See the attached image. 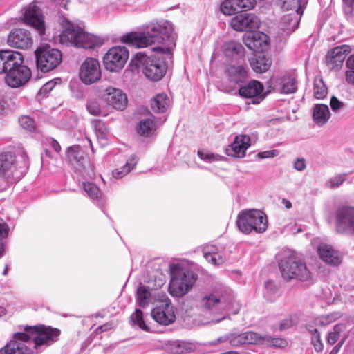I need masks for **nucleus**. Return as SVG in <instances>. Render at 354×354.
<instances>
[{
  "mask_svg": "<svg viewBox=\"0 0 354 354\" xmlns=\"http://www.w3.org/2000/svg\"><path fill=\"white\" fill-rule=\"evenodd\" d=\"M24 19L28 24L32 26L39 35L44 33L45 24L44 15L37 5L30 3L25 8Z\"/></svg>",
  "mask_w": 354,
  "mask_h": 354,
  "instance_id": "dca6fc26",
  "label": "nucleus"
},
{
  "mask_svg": "<svg viewBox=\"0 0 354 354\" xmlns=\"http://www.w3.org/2000/svg\"><path fill=\"white\" fill-rule=\"evenodd\" d=\"M102 98L107 104L118 110H123L127 104V97L120 89L114 87H107Z\"/></svg>",
  "mask_w": 354,
  "mask_h": 354,
  "instance_id": "412c9836",
  "label": "nucleus"
},
{
  "mask_svg": "<svg viewBox=\"0 0 354 354\" xmlns=\"http://www.w3.org/2000/svg\"><path fill=\"white\" fill-rule=\"evenodd\" d=\"M15 157L8 153L0 154V176L10 179L14 177Z\"/></svg>",
  "mask_w": 354,
  "mask_h": 354,
  "instance_id": "bb28decb",
  "label": "nucleus"
},
{
  "mask_svg": "<svg viewBox=\"0 0 354 354\" xmlns=\"http://www.w3.org/2000/svg\"><path fill=\"white\" fill-rule=\"evenodd\" d=\"M261 24L259 18L253 13H241L231 19V26L236 31H254Z\"/></svg>",
  "mask_w": 354,
  "mask_h": 354,
  "instance_id": "2eb2a0df",
  "label": "nucleus"
},
{
  "mask_svg": "<svg viewBox=\"0 0 354 354\" xmlns=\"http://www.w3.org/2000/svg\"><path fill=\"white\" fill-rule=\"evenodd\" d=\"M311 342L314 348L317 352H321L324 348V345L320 339V335L317 329L311 330Z\"/></svg>",
  "mask_w": 354,
  "mask_h": 354,
  "instance_id": "de8ad7c7",
  "label": "nucleus"
},
{
  "mask_svg": "<svg viewBox=\"0 0 354 354\" xmlns=\"http://www.w3.org/2000/svg\"><path fill=\"white\" fill-rule=\"evenodd\" d=\"M55 86V82L53 80L48 82L44 85H43V86L40 88V94L46 95L48 92L53 89Z\"/></svg>",
  "mask_w": 354,
  "mask_h": 354,
  "instance_id": "052dcab7",
  "label": "nucleus"
},
{
  "mask_svg": "<svg viewBox=\"0 0 354 354\" xmlns=\"http://www.w3.org/2000/svg\"><path fill=\"white\" fill-rule=\"evenodd\" d=\"M255 4V0H239V6L241 11L242 10H250L254 7Z\"/></svg>",
  "mask_w": 354,
  "mask_h": 354,
  "instance_id": "13d9d810",
  "label": "nucleus"
},
{
  "mask_svg": "<svg viewBox=\"0 0 354 354\" xmlns=\"http://www.w3.org/2000/svg\"><path fill=\"white\" fill-rule=\"evenodd\" d=\"M346 339V336H345V337H344L334 348L333 349H336L337 352H339V351L340 350L341 347L342 346V345L344 344L345 340Z\"/></svg>",
  "mask_w": 354,
  "mask_h": 354,
  "instance_id": "69168bd1",
  "label": "nucleus"
},
{
  "mask_svg": "<svg viewBox=\"0 0 354 354\" xmlns=\"http://www.w3.org/2000/svg\"><path fill=\"white\" fill-rule=\"evenodd\" d=\"M137 160L135 156H132L127 160L126 164L120 168L115 169L113 171V175L116 178H121L129 174L137 164Z\"/></svg>",
  "mask_w": 354,
  "mask_h": 354,
  "instance_id": "e433bc0d",
  "label": "nucleus"
},
{
  "mask_svg": "<svg viewBox=\"0 0 354 354\" xmlns=\"http://www.w3.org/2000/svg\"><path fill=\"white\" fill-rule=\"evenodd\" d=\"M19 122L21 126L28 131H32L35 129V122L28 116H22L19 118Z\"/></svg>",
  "mask_w": 354,
  "mask_h": 354,
  "instance_id": "3c124183",
  "label": "nucleus"
},
{
  "mask_svg": "<svg viewBox=\"0 0 354 354\" xmlns=\"http://www.w3.org/2000/svg\"><path fill=\"white\" fill-rule=\"evenodd\" d=\"M25 331L15 333L13 339L0 349V354H32L26 345L30 339V335H35L33 337L34 348H37L42 345H50L58 339L60 335L59 329L44 325L27 326Z\"/></svg>",
  "mask_w": 354,
  "mask_h": 354,
  "instance_id": "f257e3e1",
  "label": "nucleus"
},
{
  "mask_svg": "<svg viewBox=\"0 0 354 354\" xmlns=\"http://www.w3.org/2000/svg\"><path fill=\"white\" fill-rule=\"evenodd\" d=\"M136 295V301L140 307L145 308L151 302V295L147 287L145 286H139L137 289Z\"/></svg>",
  "mask_w": 354,
  "mask_h": 354,
  "instance_id": "f704fd0d",
  "label": "nucleus"
},
{
  "mask_svg": "<svg viewBox=\"0 0 354 354\" xmlns=\"http://www.w3.org/2000/svg\"><path fill=\"white\" fill-rule=\"evenodd\" d=\"M347 178V174L342 173L330 177L326 182V187L328 189H334L339 187Z\"/></svg>",
  "mask_w": 354,
  "mask_h": 354,
  "instance_id": "79ce46f5",
  "label": "nucleus"
},
{
  "mask_svg": "<svg viewBox=\"0 0 354 354\" xmlns=\"http://www.w3.org/2000/svg\"><path fill=\"white\" fill-rule=\"evenodd\" d=\"M234 297L230 291L215 290L205 295L201 301V305L205 310L222 313L229 310L232 304Z\"/></svg>",
  "mask_w": 354,
  "mask_h": 354,
  "instance_id": "6e6552de",
  "label": "nucleus"
},
{
  "mask_svg": "<svg viewBox=\"0 0 354 354\" xmlns=\"http://www.w3.org/2000/svg\"><path fill=\"white\" fill-rule=\"evenodd\" d=\"M79 76L85 84H91L97 82L101 77L99 62L92 57H87L81 64Z\"/></svg>",
  "mask_w": 354,
  "mask_h": 354,
  "instance_id": "4468645a",
  "label": "nucleus"
},
{
  "mask_svg": "<svg viewBox=\"0 0 354 354\" xmlns=\"http://www.w3.org/2000/svg\"><path fill=\"white\" fill-rule=\"evenodd\" d=\"M130 324L132 326H138L140 328L144 330H149V327L147 326L143 319L142 311L140 309H136L135 312L131 315Z\"/></svg>",
  "mask_w": 354,
  "mask_h": 354,
  "instance_id": "a19ab883",
  "label": "nucleus"
},
{
  "mask_svg": "<svg viewBox=\"0 0 354 354\" xmlns=\"http://www.w3.org/2000/svg\"><path fill=\"white\" fill-rule=\"evenodd\" d=\"M346 329L344 324H337L334 326L333 330L328 335L327 342L330 344H334L340 337L341 333Z\"/></svg>",
  "mask_w": 354,
  "mask_h": 354,
  "instance_id": "c03bdc74",
  "label": "nucleus"
},
{
  "mask_svg": "<svg viewBox=\"0 0 354 354\" xmlns=\"http://www.w3.org/2000/svg\"><path fill=\"white\" fill-rule=\"evenodd\" d=\"M319 258L326 263L332 266H338L342 262L339 253L327 244H321L317 248Z\"/></svg>",
  "mask_w": 354,
  "mask_h": 354,
  "instance_id": "393cba45",
  "label": "nucleus"
},
{
  "mask_svg": "<svg viewBox=\"0 0 354 354\" xmlns=\"http://www.w3.org/2000/svg\"><path fill=\"white\" fill-rule=\"evenodd\" d=\"M230 335L221 337L216 339L217 343H222L226 341H229Z\"/></svg>",
  "mask_w": 354,
  "mask_h": 354,
  "instance_id": "338daca9",
  "label": "nucleus"
},
{
  "mask_svg": "<svg viewBox=\"0 0 354 354\" xmlns=\"http://www.w3.org/2000/svg\"><path fill=\"white\" fill-rule=\"evenodd\" d=\"M229 342L232 346H239L245 344L243 333H232L230 334Z\"/></svg>",
  "mask_w": 354,
  "mask_h": 354,
  "instance_id": "864d4df0",
  "label": "nucleus"
},
{
  "mask_svg": "<svg viewBox=\"0 0 354 354\" xmlns=\"http://www.w3.org/2000/svg\"><path fill=\"white\" fill-rule=\"evenodd\" d=\"M351 51V48L348 45H341L330 49L326 55L327 66L330 70H339Z\"/></svg>",
  "mask_w": 354,
  "mask_h": 354,
  "instance_id": "f3484780",
  "label": "nucleus"
},
{
  "mask_svg": "<svg viewBox=\"0 0 354 354\" xmlns=\"http://www.w3.org/2000/svg\"><path fill=\"white\" fill-rule=\"evenodd\" d=\"M328 91L322 78H315L314 82V96L318 99H324L327 95Z\"/></svg>",
  "mask_w": 354,
  "mask_h": 354,
  "instance_id": "37998d69",
  "label": "nucleus"
},
{
  "mask_svg": "<svg viewBox=\"0 0 354 354\" xmlns=\"http://www.w3.org/2000/svg\"><path fill=\"white\" fill-rule=\"evenodd\" d=\"M279 268L283 279L287 281L297 280L302 282H313V274L306 263L295 254L283 257L279 262Z\"/></svg>",
  "mask_w": 354,
  "mask_h": 354,
  "instance_id": "20e7f679",
  "label": "nucleus"
},
{
  "mask_svg": "<svg viewBox=\"0 0 354 354\" xmlns=\"http://www.w3.org/2000/svg\"><path fill=\"white\" fill-rule=\"evenodd\" d=\"M50 145L55 150V152L59 153L61 150V147L57 140L50 139L49 141Z\"/></svg>",
  "mask_w": 354,
  "mask_h": 354,
  "instance_id": "0e129e2a",
  "label": "nucleus"
},
{
  "mask_svg": "<svg viewBox=\"0 0 354 354\" xmlns=\"http://www.w3.org/2000/svg\"><path fill=\"white\" fill-rule=\"evenodd\" d=\"M151 51L156 52L158 55L149 56L146 53L139 52L132 57L130 65L141 69L147 78L156 82L165 75L169 62H171L173 53L169 48L161 46L153 48Z\"/></svg>",
  "mask_w": 354,
  "mask_h": 354,
  "instance_id": "f03ea898",
  "label": "nucleus"
},
{
  "mask_svg": "<svg viewBox=\"0 0 354 354\" xmlns=\"http://www.w3.org/2000/svg\"><path fill=\"white\" fill-rule=\"evenodd\" d=\"M335 229L339 234L354 236V207H342L336 211Z\"/></svg>",
  "mask_w": 354,
  "mask_h": 354,
  "instance_id": "9b49d317",
  "label": "nucleus"
},
{
  "mask_svg": "<svg viewBox=\"0 0 354 354\" xmlns=\"http://www.w3.org/2000/svg\"><path fill=\"white\" fill-rule=\"evenodd\" d=\"M271 345L275 347L282 348L286 345V342L282 339H272Z\"/></svg>",
  "mask_w": 354,
  "mask_h": 354,
  "instance_id": "e2e57ef3",
  "label": "nucleus"
},
{
  "mask_svg": "<svg viewBox=\"0 0 354 354\" xmlns=\"http://www.w3.org/2000/svg\"><path fill=\"white\" fill-rule=\"evenodd\" d=\"M204 258L214 266H221L225 261V256L214 245H206L203 247Z\"/></svg>",
  "mask_w": 354,
  "mask_h": 354,
  "instance_id": "cd10ccee",
  "label": "nucleus"
},
{
  "mask_svg": "<svg viewBox=\"0 0 354 354\" xmlns=\"http://www.w3.org/2000/svg\"><path fill=\"white\" fill-rule=\"evenodd\" d=\"M8 234V227L6 223H0V257L3 255L4 245L1 240L6 238Z\"/></svg>",
  "mask_w": 354,
  "mask_h": 354,
  "instance_id": "5fc2aeb1",
  "label": "nucleus"
},
{
  "mask_svg": "<svg viewBox=\"0 0 354 354\" xmlns=\"http://www.w3.org/2000/svg\"><path fill=\"white\" fill-rule=\"evenodd\" d=\"M346 80L348 83L354 84V54L348 57L346 60Z\"/></svg>",
  "mask_w": 354,
  "mask_h": 354,
  "instance_id": "49530a36",
  "label": "nucleus"
},
{
  "mask_svg": "<svg viewBox=\"0 0 354 354\" xmlns=\"http://www.w3.org/2000/svg\"><path fill=\"white\" fill-rule=\"evenodd\" d=\"M198 156L201 159L211 162L213 161H218L222 160L223 157L218 155H216L212 153H209L207 151H204L203 150L198 151Z\"/></svg>",
  "mask_w": 354,
  "mask_h": 354,
  "instance_id": "09e8293b",
  "label": "nucleus"
},
{
  "mask_svg": "<svg viewBox=\"0 0 354 354\" xmlns=\"http://www.w3.org/2000/svg\"><path fill=\"white\" fill-rule=\"evenodd\" d=\"M95 135L101 146H105L108 144V133L104 123L100 121L96 122L95 125Z\"/></svg>",
  "mask_w": 354,
  "mask_h": 354,
  "instance_id": "58836bf2",
  "label": "nucleus"
},
{
  "mask_svg": "<svg viewBox=\"0 0 354 354\" xmlns=\"http://www.w3.org/2000/svg\"><path fill=\"white\" fill-rule=\"evenodd\" d=\"M250 64L254 71L260 73L267 71L271 65L270 59L262 55L251 58Z\"/></svg>",
  "mask_w": 354,
  "mask_h": 354,
  "instance_id": "473e14b6",
  "label": "nucleus"
},
{
  "mask_svg": "<svg viewBox=\"0 0 354 354\" xmlns=\"http://www.w3.org/2000/svg\"><path fill=\"white\" fill-rule=\"evenodd\" d=\"M66 154L71 165L76 169L81 171L82 169H85V164L88 163V159L79 145L68 147Z\"/></svg>",
  "mask_w": 354,
  "mask_h": 354,
  "instance_id": "b1692460",
  "label": "nucleus"
},
{
  "mask_svg": "<svg viewBox=\"0 0 354 354\" xmlns=\"http://www.w3.org/2000/svg\"><path fill=\"white\" fill-rule=\"evenodd\" d=\"M21 62V53L14 50L0 51V74L7 73L10 66Z\"/></svg>",
  "mask_w": 354,
  "mask_h": 354,
  "instance_id": "a878e982",
  "label": "nucleus"
},
{
  "mask_svg": "<svg viewBox=\"0 0 354 354\" xmlns=\"http://www.w3.org/2000/svg\"><path fill=\"white\" fill-rule=\"evenodd\" d=\"M7 42L12 47L27 49L32 45V39L29 31L18 28L10 32Z\"/></svg>",
  "mask_w": 354,
  "mask_h": 354,
  "instance_id": "aec40b11",
  "label": "nucleus"
},
{
  "mask_svg": "<svg viewBox=\"0 0 354 354\" xmlns=\"http://www.w3.org/2000/svg\"><path fill=\"white\" fill-rule=\"evenodd\" d=\"M245 344H257L260 340V337L255 333L248 331L243 333Z\"/></svg>",
  "mask_w": 354,
  "mask_h": 354,
  "instance_id": "8fccbe9b",
  "label": "nucleus"
},
{
  "mask_svg": "<svg viewBox=\"0 0 354 354\" xmlns=\"http://www.w3.org/2000/svg\"><path fill=\"white\" fill-rule=\"evenodd\" d=\"M169 349L174 354H183L192 351L194 346L189 342L175 341L169 344Z\"/></svg>",
  "mask_w": 354,
  "mask_h": 354,
  "instance_id": "72a5a7b5",
  "label": "nucleus"
},
{
  "mask_svg": "<svg viewBox=\"0 0 354 354\" xmlns=\"http://www.w3.org/2000/svg\"><path fill=\"white\" fill-rule=\"evenodd\" d=\"M23 56L21 54V62L15 66H10L6 74V83L12 88H18L24 85L31 77L29 68L23 65Z\"/></svg>",
  "mask_w": 354,
  "mask_h": 354,
  "instance_id": "f8f14e48",
  "label": "nucleus"
},
{
  "mask_svg": "<svg viewBox=\"0 0 354 354\" xmlns=\"http://www.w3.org/2000/svg\"><path fill=\"white\" fill-rule=\"evenodd\" d=\"M228 48L231 49L233 53L236 54L241 57L245 55L244 47L240 43L234 41L231 42L229 44Z\"/></svg>",
  "mask_w": 354,
  "mask_h": 354,
  "instance_id": "6e6d98bb",
  "label": "nucleus"
},
{
  "mask_svg": "<svg viewBox=\"0 0 354 354\" xmlns=\"http://www.w3.org/2000/svg\"><path fill=\"white\" fill-rule=\"evenodd\" d=\"M279 296V286L272 281L265 283L263 297L270 301H274Z\"/></svg>",
  "mask_w": 354,
  "mask_h": 354,
  "instance_id": "c9c22d12",
  "label": "nucleus"
},
{
  "mask_svg": "<svg viewBox=\"0 0 354 354\" xmlns=\"http://www.w3.org/2000/svg\"><path fill=\"white\" fill-rule=\"evenodd\" d=\"M331 109L334 112H337L344 107V103L337 99L335 96H332L330 101Z\"/></svg>",
  "mask_w": 354,
  "mask_h": 354,
  "instance_id": "4d7b16f0",
  "label": "nucleus"
},
{
  "mask_svg": "<svg viewBox=\"0 0 354 354\" xmlns=\"http://www.w3.org/2000/svg\"><path fill=\"white\" fill-rule=\"evenodd\" d=\"M151 317L160 324L169 325L175 320L174 307L170 301H165L151 310Z\"/></svg>",
  "mask_w": 354,
  "mask_h": 354,
  "instance_id": "a211bd4d",
  "label": "nucleus"
},
{
  "mask_svg": "<svg viewBox=\"0 0 354 354\" xmlns=\"http://www.w3.org/2000/svg\"><path fill=\"white\" fill-rule=\"evenodd\" d=\"M282 204L284 205L287 209H290L292 207L291 202L286 198H283L282 200Z\"/></svg>",
  "mask_w": 354,
  "mask_h": 354,
  "instance_id": "774afa93",
  "label": "nucleus"
},
{
  "mask_svg": "<svg viewBox=\"0 0 354 354\" xmlns=\"http://www.w3.org/2000/svg\"><path fill=\"white\" fill-rule=\"evenodd\" d=\"M330 118V113L327 105L316 104L313 108V120L319 127L325 124Z\"/></svg>",
  "mask_w": 354,
  "mask_h": 354,
  "instance_id": "c756f323",
  "label": "nucleus"
},
{
  "mask_svg": "<svg viewBox=\"0 0 354 354\" xmlns=\"http://www.w3.org/2000/svg\"><path fill=\"white\" fill-rule=\"evenodd\" d=\"M243 41L249 49L254 52L266 50L269 44L268 35L261 32L252 33L251 36L245 37Z\"/></svg>",
  "mask_w": 354,
  "mask_h": 354,
  "instance_id": "5701e85b",
  "label": "nucleus"
},
{
  "mask_svg": "<svg viewBox=\"0 0 354 354\" xmlns=\"http://www.w3.org/2000/svg\"><path fill=\"white\" fill-rule=\"evenodd\" d=\"M263 91V84L257 80H252L239 88V94L242 97L252 99L251 102L257 104L265 97Z\"/></svg>",
  "mask_w": 354,
  "mask_h": 354,
  "instance_id": "6ab92c4d",
  "label": "nucleus"
},
{
  "mask_svg": "<svg viewBox=\"0 0 354 354\" xmlns=\"http://www.w3.org/2000/svg\"><path fill=\"white\" fill-rule=\"evenodd\" d=\"M59 41L67 46L84 48H94L102 44L99 37L86 32L82 28L70 22L59 35Z\"/></svg>",
  "mask_w": 354,
  "mask_h": 354,
  "instance_id": "39448f33",
  "label": "nucleus"
},
{
  "mask_svg": "<svg viewBox=\"0 0 354 354\" xmlns=\"http://www.w3.org/2000/svg\"><path fill=\"white\" fill-rule=\"evenodd\" d=\"M196 279L197 274L191 270L180 272L171 279L169 292L173 296L182 297L192 288Z\"/></svg>",
  "mask_w": 354,
  "mask_h": 354,
  "instance_id": "9d476101",
  "label": "nucleus"
},
{
  "mask_svg": "<svg viewBox=\"0 0 354 354\" xmlns=\"http://www.w3.org/2000/svg\"><path fill=\"white\" fill-rule=\"evenodd\" d=\"M221 10L227 15L241 12L239 0H225L221 5Z\"/></svg>",
  "mask_w": 354,
  "mask_h": 354,
  "instance_id": "4c0bfd02",
  "label": "nucleus"
},
{
  "mask_svg": "<svg viewBox=\"0 0 354 354\" xmlns=\"http://www.w3.org/2000/svg\"><path fill=\"white\" fill-rule=\"evenodd\" d=\"M83 187L87 195L93 200L97 199L101 196V191L93 183H84Z\"/></svg>",
  "mask_w": 354,
  "mask_h": 354,
  "instance_id": "a18cd8bd",
  "label": "nucleus"
},
{
  "mask_svg": "<svg viewBox=\"0 0 354 354\" xmlns=\"http://www.w3.org/2000/svg\"><path fill=\"white\" fill-rule=\"evenodd\" d=\"M279 90L285 94L294 93L297 90V82L295 76L284 75L279 80Z\"/></svg>",
  "mask_w": 354,
  "mask_h": 354,
  "instance_id": "7c9ffc66",
  "label": "nucleus"
},
{
  "mask_svg": "<svg viewBox=\"0 0 354 354\" xmlns=\"http://www.w3.org/2000/svg\"><path fill=\"white\" fill-rule=\"evenodd\" d=\"M279 2L283 10L292 11L283 16L280 24L281 29L290 34L297 28L308 0H279Z\"/></svg>",
  "mask_w": 354,
  "mask_h": 354,
  "instance_id": "0eeeda50",
  "label": "nucleus"
},
{
  "mask_svg": "<svg viewBox=\"0 0 354 354\" xmlns=\"http://www.w3.org/2000/svg\"><path fill=\"white\" fill-rule=\"evenodd\" d=\"M171 22L165 20L151 22L145 32H129L122 37V41L136 48H145L152 44H162L166 41L174 45L176 39Z\"/></svg>",
  "mask_w": 354,
  "mask_h": 354,
  "instance_id": "7ed1b4c3",
  "label": "nucleus"
},
{
  "mask_svg": "<svg viewBox=\"0 0 354 354\" xmlns=\"http://www.w3.org/2000/svg\"><path fill=\"white\" fill-rule=\"evenodd\" d=\"M169 106V99L165 93L158 94L151 102V106L156 113H164Z\"/></svg>",
  "mask_w": 354,
  "mask_h": 354,
  "instance_id": "2f4dec72",
  "label": "nucleus"
},
{
  "mask_svg": "<svg viewBox=\"0 0 354 354\" xmlns=\"http://www.w3.org/2000/svg\"><path fill=\"white\" fill-rule=\"evenodd\" d=\"M250 146V137L245 135H239L235 137L233 142L228 146L226 153L228 156L243 158L245 156V151Z\"/></svg>",
  "mask_w": 354,
  "mask_h": 354,
  "instance_id": "4be33fe9",
  "label": "nucleus"
},
{
  "mask_svg": "<svg viewBox=\"0 0 354 354\" xmlns=\"http://www.w3.org/2000/svg\"><path fill=\"white\" fill-rule=\"evenodd\" d=\"M293 167L297 171H304L306 167V160L304 158H297L294 162Z\"/></svg>",
  "mask_w": 354,
  "mask_h": 354,
  "instance_id": "bf43d9fd",
  "label": "nucleus"
},
{
  "mask_svg": "<svg viewBox=\"0 0 354 354\" xmlns=\"http://www.w3.org/2000/svg\"><path fill=\"white\" fill-rule=\"evenodd\" d=\"M128 57L129 52L125 47H113L104 56V67L111 72L118 71L124 67Z\"/></svg>",
  "mask_w": 354,
  "mask_h": 354,
  "instance_id": "ddd939ff",
  "label": "nucleus"
},
{
  "mask_svg": "<svg viewBox=\"0 0 354 354\" xmlns=\"http://www.w3.org/2000/svg\"><path fill=\"white\" fill-rule=\"evenodd\" d=\"M278 152L277 150H271V151H266L263 152H259L257 154V157L259 158H272L277 155Z\"/></svg>",
  "mask_w": 354,
  "mask_h": 354,
  "instance_id": "680f3d73",
  "label": "nucleus"
},
{
  "mask_svg": "<svg viewBox=\"0 0 354 354\" xmlns=\"http://www.w3.org/2000/svg\"><path fill=\"white\" fill-rule=\"evenodd\" d=\"M236 225L239 230L246 234L254 231L264 232L268 227L266 214L258 209H249L241 212L237 216Z\"/></svg>",
  "mask_w": 354,
  "mask_h": 354,
  "instance_id": "423d86ee",
  "label": "nucleus"
},
{
  "mask_svg": "<svg viewBox=\"0 0 354 354\" xmlns=\"http://www.w3.org/2000/svg\"><path fill=\"white\" fill-rule=\"evenodd\" d=\"M154 131L153 121L150 119L142 120L140 122L138 132L143 136H150Z\"/></svg>",
  "mask_w": 354,
  "mask_h": 354,
  "instance_id": "ea45409f",
  "label": "nucleus"
},
{
  "mask_svg": "<svg viewBox=\"0 0 354 354\" xmlns=\"http://www.w3.org/2000/svg\"><path fill=\"white\" fill-rule=\"evenodd\" d=\"M225 73L230 82L239 84L243 82L248 77V73L243 64L230 65L225 70Z\"/></svg>",
  "mask_w": 354,
  "mask_h": 354,
  "instance_id": "c85d7f7f",
  "label": "nucleus"
},
{
  "mask_svg": "<svg viewBox=\"0 0 354 354\" xmlns=\"http://www.w3.org/2000/svg\"><path fill=\"white\" fill-rule=\"evenodd\" d=\"M38 69L47 73L55 69L62 61V54L56 48L50 46L39 47L35 51Z\"/></svg>",
  "mask_w": 354,
  "mask_h": 354,
  "instance_id": "1a4fd4ad",
  "label": "nucleus"
},
{
  "mask_svg": "<svg viewBox=\"0 0 354 354\" xmlns=\"http://www.w3.org/2000/svg\"><path fill=\"white\" fill-rule=\"evenodd\" d=\"M86 109L89 113L93 115H99L101 113L100 104L95 100L88 102L86 104Z\"/></svg>",
  "mask_w": 354,
  "mask_h": 354,
  "instance_id": "603ef678",
  "label": "nucleus"
}]
</instances>
